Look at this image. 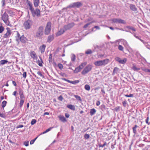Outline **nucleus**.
<instances>
[{"instance_id": "44", "label": "nucleus", "mask_w": 150, "mask_h": 150, "mask_svg": "<svg viewBox=\"0 0 150 150\" xmlns=\"http://www.w3.org/2000/svg\"><path fill=\"white\" fill-rule=\"evenodd\" d=\"M4 28L2 26H0V33H2L4 30Z\"/></svg>"}, {"instance_id": "13", "label": "nucleus", "mask_w": 150, "mask_h": 150, "mask_svg": "<svg viewBox=\"0 0 150 150\" xmlns=\"http://www.w3.org/2000/svg\"><path fill=\"white\" fill-rule=\"evenodd\" d=\"M27 39L24 37L23 35L20 38V41L23 43H25L27 41Z\"/></svg>"}, {"instance_id": "37", "label": "nucleus", "mask_w": 150, "mask_h": 150, "mask_svg": "<svg viewBox=\"0 0 150 150\" xmlns=\"http://www.w3.org/2000/svg\"><path fill=\"white\" fill-rule=\"evenodd\" d=\"M74 96L77 100L81 101H82V99L80 96L77 95H74Z\"/></svg>"}, {"instance_id": "16", "label": "nucleus", "mask_w": 150, "mask_h": 150, "mask_svg": "<svg viewBox=\"0 0 150 150\" xmlns=\"http://www.w3.org/2000/svg\"><path fill=\"white\" fill-rule=\"evenodd\" d=\"M141 41L143 43L145 46L148 49L150 50V45L147 42L144 41L143 40H141Z\"/></svg>"}, {"instance_id": "34", "label": "nucleus", "mask_w": 150, "mask_h": 150, "mask_svg": "<svg viewBox=\"0 0 150 150\" xmlns=\"http://www.w3.org/2000/svg\"><path fill=\"white\" fill-rule=\"evenodd\" d=\"M27 4L28 7H30L33 6L32 3L30 1L27 0Z\"/></svg>"}, {"instance_id": "23", "label": "nucleus", "mask_w": 150, "mask_h": 150, "mask_svg": "<svg viewBox=\"0 0 150 150\" xmlns=\"http://www.w3.org/2000/svg\"><path fill=\"white\" fill-rule=\"evenodd\" d=\"M120 71V69L119 68L115 67L114 69L112 75H114L115 74L117 73Z\"/></svg>"}, {"instance_id": "35", "label": "nucleus", "mask_w": 150, "mask_h": 150, "mask_svg": "<svg viewBox=\"0 0 150 150\" xmlns=\"http://www.w3.org/2000/svg\"><path fill=\"white\" fill-rule=\"evenodd\" d=\"M94 22H95V21H92L90 23H89L86 24H85V25H84V26L83 27V28H86L89 25H90L91 24H92V23H94Z\"/></svg>"}, {"instance_id": "20", "label": "nucleus", "mask_w": 150, "mask_h": 150, "mask_svg": "<svg viewBox=\"0 0 150 150\" xmlns=\"http://www.w3.org/2000/svg\"><path fill=\"white\" fill-rule=\"evenodd\" d=\"M67 81L69 83H70L72 84L75 85L76 84V83H79V81L78 80H76L73 81H71L67 79Z\"/></svg>"}, {"instance_id": "42", "label": "nucleus", "mask_w": 150, "mask_h": 150, "mask_svg": "<svg viewBox=\"0 0 150 150\" xmlns=\"http://www.w3.org/2000/svg\"><path fill=\"white\" fill-rule=\"evenodd\" d=\"M58 66L59 68L61 70H62L63 67V65L61 63L58 64Z\"/></svg>"}, {"instance_id": "19", "label": "nucleus", "mask_w": 150, "mask_h": 150, "mask_svg": "<svg viewBox=\"0 0 150 150\" xmlns=\"http://www.w3.org/2000/svg\"><path fill=\"white\" fill-rule=\"evenodd\" d=\"M33 4L35 7H37L40 3V0H33Z\"/></svg>"}, {"instance_id": "14", "label": "nucleus", "mask_w": 150, "mask_h": 150, "mask_svg": "<svg viewBox=\"0 0 150 150\" xmlns=\"http://www.w3.org/2000/svg\"><path fill=\"white\" fill-rule=\"evenodd\" d=\"M30 56L33 59H37V56L34 51H32L30 52Z\"/></svg>"}, {"instance_id": "49", "label": "nucleus", "mask_w": 150, "mask_h": 150, "mask_svg": "<svg viewBox=\"0 0 150 150\" xmlns=\"http://www.w3.org/2000/svg\"><path fill=\"white\" fill-rule=\"evenodd\" d=\"M52 54H50L49 57V61L50 63L52 62Z\"/></svg>"}, {"instance_id": "5", "label": "nucleus", "mask_w": 150, "mask_h": 150, "mask_svg": "<svg viewBox=\"0 0 150 150\" xmlns=\"http://www.w3.org/2000/svg\"><path fill=\"white\" fill-rule=\"evenodd\" d=\"M44 27L43 26H40L38 28L37 32L36 33V37L40 38L43 35Z\"/></svg>"}, {"instance_id": "2", "label": "nucleus", "mask_w": 150, "mask_h": 150, "mask_svg": "<svg viewBox=\"0 0 150 150\" xmlns=\"http://www.w3.org/2000/svg\"><path fill=\"white\" fill-rule=\"evenodd\" d=\"M8 16L6 12L2 15L1 17V19L7 25H9V22L8 20Z\"/></svg>"}, {"instance_id": "3", "label": "nucleus", "mask_w": 150, "mask_h": 150, "mask_svg": "<svg viewBox=\"0 0 150 150\" xmlns=\"http://www.w3.org/2000/svg\"><path fill=\"white\" fill-rule=\"evenodd\" d=\"M82 5L81 3L80 2H74L72 4H70L67 7V8H79Z\"/></svg>"}, {"instance_id": "39", "label": "nucleus", "mask_w": 150, "mask_h": 150, "mask_svg": "<svg viewBox=\"0 0 150 150\" xmlns=\"http://www.w3.org/2000/svg\"><path fill=\"white\" fill-rule=\"evenodd\" d=\"M40 59L41 60V61H40L39 60L38 61V65L40 67H42V63H43V61H42V59L41 57H40Z\"/></svg>"}, {"instance_id": "54", "label": "nucleus", "mask_w": 150, "mask_h": 150, "mask_svg": "<svg viewBox=\"0 0 150 150\" xmlns=\"http://www.w3.org/2000/svg\"><path fill=\"white\" fill-rule=\"evenodd\" d=\"M28 8L30 10L31 13L34 10L33 6L30 7H28Z\"/></svg>"}, {"instance_id": "29", "label": "nucleus", "mask_w": 150, "mask_h": 150, "mask_svg": "<svg viewBox=\"0 0 150 150\" xmlns=\"http://www.w3.org/2000/svg\"><path fill=\"white\" fill-rule=\"evenodd\" d=\"M71 61L73 62H74L76 59V56L75 55L73 54H71Z\"/></svg>"}, {"instance_id": "57", "label": "nucleus", "mask_w": 150, "mask_h": 150, "mask_svg": "<svg viewBox=\"0 0 150 150\" xmlns=\"http://www.w3.org/2000/svg\"><path fill=\"white\" fill-rule=\"evenodd\" d=\"M125 96L127 97H132L133 96V95L132 94H130L129 95H125Z\"/></svg>"}, {"instance_id": "63", "label": "nucleus", "mask_w": 150, "mask_h": 150, "mask_svg": "<svg viewBox=\"0 0 150 150\" xmlns=\"http://www.w3.org/2000/svg\"><path fill=\"white\" fill-rule=\"evenodd\" d=\"M94 28H96L97 29L99 30L100 29V28L98 26H95L92 29V30L93 31V30Z\"/></svg>"}, {"instance_id": "17", "label": "nucleus", "mask_w": 150, "mask_h": 150, "mask_svg": "<svg viewBox=\"0 0 150 150\" xmlns=\"http://www.w3.org/2000/svg\"><path fill=\"white\" fill-rule=\"evenodd\" d=\"M82 69L81 67L79 66L76 67L75 69L74 70V73H77L80 71Z\"/></svg>"}, {"instance_id": "36", "label": "nucleus", "mask_w": 150, "mask_h": 150, "mask_svg": "<svg viewBox=\"0 0 150 150\" xmlns=\"http://www.w3.org/2000/svg\"><path fill=\"white\" fill-rule=\"evenodd\" d=\"M84 88L87 91H89L90 89V86L88 84H86L85 85Z\"/></svg>"}, {"instance_id": "48", "label": "nucleus", "mask_w": 150, "mask_h": 150, "mask_svg": "<svg viewBox=\"0 0 150 150\" xmlns=\"http://www.w3.org/2000/svg\"><path fill=\"white\" fill-rule=\"evenodd\" d=\"M92 53V51L91 50L89 49L86 51L85 53L86 54H90Z\"/></svg>"}, {"instance_id": "43", "label": "nucleus", "mask_w": 150, "mask_h": 150, "mask_svg": "<svg viewBox=\"0 0 150 150\" xmlns=\"http://www.w3.org/2000/svg\"><path fill=\"white\" fill-rule=\"evenodd\" d=\"M87 64L86 62H84L82 63L80 65V66L81 67L82 69Z\"/></svg>"}, {"instance_id": "52", "label": "nucleus", "mask_w": 150, "mask_h": 150, "mask_svg": "<svg viewBox=\"0 0 150 150\" xmlns=\"http://www.w3.org/2000/svg\"><path fill=\"white\" fill-rule=\"evenodd\" d=\"M106 145V142H105L103 144V145H101L100 144H98L99 146V147H103L105 146Z\"/></svg>"}, {"instance_id": "59", "label": "nucleus", "mask_w": 150, "mask_h": 150, "mask_svg": "<svg viewBox=\"0 0 150 150\" xmlns=\"http://www.w3.org/2000/svg\"><path fill=\"white\" fill-rule=\"evenodd\" d=\"M1 2L2 4V6L4 7L5 5V0H1Z\"/></svg>"}, {"instance_id": "64", "label": "nucleus", "mask_w": 150, "mask_h": 150, "mask_svg": "<svg viewBox=\"0 0 150 150\" xmlns=\"http://www.w3.org/2000/svg\"><path fill=\"white\" fill-rule=\"evenodd\" d=\"M63 98L62 96H59L58 97V99L60 101H62L63 100Z\"/></svg>"}, {"instance_id": "18", "label": "nucleus", "mask_w": 150, "mask_h": 150, "mask_svg": "<svg viewBox=\"0 0 150 150\" xmlns=\"http://www.w3.org/2000/svg\"><path fill=\"white\" fill-rule=\"evenodd\" d=\"M130 8L131 9L134 11H136L137 10V8L134 5L131 4L130 5Z\"/></svg>"}, {"instance_id": "15", "label": "nucleus", "mask_w": 150, "mask_h": 150, "mask_svg": "<svg viewBox=\"0 0 150 150\" xmlns=\"http://www.w3.org/2000/svg\"><path fill=\"white\" fill-rule=\"evenodd\" d=\"M54 39V35H50L48 37L47 42L50 43Z\"/></svg>"}, {"instance_id": "25", "label": "nucleus", "mask_w": 150, "mask_h": 150, "mask_svg": "<svg viewBox=\"0 0 150 150\" xmlns=\"http://www.w3.org/2000/svg\"><path fill=\"white\" fill-rule=\"evenodd\" d=\"M59 120L62 122H65L67 121L65 117L64 116H60L59 117Z\"/></svg>"}, {"instance_id": "46", "label": "nucleus", "mask_w": 150, "mask_h": 150, "mask_svg": "<svg viewBox=\"0 0 150 150\" xmlns=\"http://www.w3.org/2000/svg\"><path fill=\"white\" fill-rule=\"evenodd\" d=\"M132 69L134 71H136L139 70L140 69L139 68H137L134 65L132 67Z\"/></svg>"}, {"instance_id": "7", "label": "nucleus", "mask_w": 150, "mask_h": 150, "mask_svg": "<svg viewBox=\"0 0 150 150\" xmlns=\"http://www.w3.org/2000/svg\"><path fill=\"white\" fill-rule=\"evenodd\" d=\"M110 21H112V23L126 24V22L124 20L120 18H114L111 19Z\"/></svg>"}, {"instance_id": "9", "label": "nucleus", "mask_w": 150, "mask_h": 150, "mask_svg": "<svg viewBox=\"0 0 150 150\" xmlns=\"http://www.w3.org/2000/svg\"><path fill=\"white\" fill-rule=\"evenodd\" d=\"M51 24L50 22H48L47 24L45 30V34L46 35H48L51 31Z\"/></svg>"}, {"instance_id": "40", "label": "nucleus", "mask_w": 150, "mask_h": 150, "mask_svg": "<svg viewBox=\"0 0 150 150\" xmlns=\"http://www.w3.org/2000/svg\"><path fill=\"white\" fill-rule=\"evenodd\" d=\"M90 137L89 135L87 134H86L84 135V138L85 139H87Z\"/></svg>"}, {"instance_id": "1", "label": "nucleus", "mask_w": 150, "mask_h": 150, "mask_svg": "<svg viewBox=\"0 0 150 150\" xmlns=\"http://www.w3.org/2000/svg\"><path fill=\"white\" fill-rule=\"evenodd\" d=\"M109 59H105L103 60L96 61L94 62V65L96 66H104L107 64L109 62Z\"/></svg>"}, {"instance_id": "45", "label": "nucleus", "mask_w": 150, "mask_h": 150, "mask_svg": "<svg viewBox=\"0 0 150 150\" xmlns=\"http://www.w3.org/2000/svg\"><path fill=\"white\" fill-rule=\"evenodd\" d=\"M21 100H25V98L23 94L20 95Z\"/></svg>"}, {"instance_id": "4", "label": "nucleus", "mask_w": 150, "mask_h": 150, "mask_svg": "<svg viewBox=\"0 0 150 150\" xmlns=\"http://www.w3.org/2000/svg\"><path fill=\"white\" fill-rule=\"evenodd\" d=\"M93 66L92 65L88 64L87 65L82 71L81 74L83 75H85L90 71L92 69Z\"/></svg>"}, {"instance_id": "41", "label": "nucleus", "mask_w": 150, "mask_h": 150, "mask_svg": "<svg viewBox=\"0 0 150 150\" xmlns=\"http://www.w3.org/2000/svg\"><path fill=\"white\" fill-rule=\"evenodd\" d=\"M0 117L3 118H5L6 117V115L4 113H1L0 112Z\"/></svg>"}, {"instance_id": "28", "label": "nucleus", "mask_w": 150, "mask_h": 150, "mask_svg": "<svg viewBox=\"0 0 150 150\" xmlns=\"http://www.w3.org/2000/svg\"><path fill=\"white\" fill-rule=\"evenodd\" d=\"M122 41L123 42V44L125 47H127L129 46L128 43L126 40L124 39H122Z\"/></svg>"}, {"instance_id": "61", "label": "nucleus", "mask_w": 150, "mask_h": 150, "mask_svg": "<svg viewBox=\"0 0 150 150\" xmlns=\"http://www.w3.org/2000/svg\"><path fill=\"white\" fill-rule=\"evenodd\" d=\"M19 95L23 94V91L22 90L20 89L19 90Z\"/></svg>"}, {"instance_id": "12", "label": "nucleus", "mask_w": 150, "mask_h": 150, "mask_svg": "<svg viewBox=\"0 0 150 150\" xmlns=\"http://www.w3.org/2000/svg\"><path fill=\"white\" fill-rule=\"evenodd\" d=\"M66 30L64 28L61 29L59 30L57 32L56 35V36H58L64 33Z\"/></svg>"}, {"instance_id": "30", "label": "nucleus", "mask_w": 150, "mask_h": 150, "mask_svg": "<svg viewBox=\"0 0 150 150\" xmlns=\"http://www.w3.org/2000/svg\"><path fill=\"white\" fill-rule=\"evenodd\" d=\"M8 62V61L7 60H1L0 61V65H3L6 63H7Z\"/></svg>"}, {"instance_id": "11", "label": "nucleus", "mask_w": 150, "mask_h": 150, "mask_svg": "<svg viewBox=\"0 0 150 150\" xmlns=\"http://www.w3.org/2000/svg\"><path fill=\"white\" fill-rule=\"evenodd\" d=\"M74 23L73 22L69 23L67 25L64 26V28L66 30H69L73 27L74 25Z\"/></svg>"}, {"instance_id": "58", "label": "nucleus", "mask_w": 150, "mask_h": 150, "mask_svg": "<svg viewBox=\"0 0 150 150\" xmlns=\"http://www.w3.org/2000/svg\"><path fill=\"white\" fill-rule=\"evenodd\" d=\"M122 103L123 105V106L124 107H125L126 106V105L127 104V102L125 100L124 101H123L122 102Z\"/></svg>"}, {"instance_id": "27", "label": "nucleus", "mask_w": 150, "mask_h": 150, "mask_svg": "<svg viewBox=\"0 0 150 150\" xmlns=\"http://www.w3.org/2000/svg\"><path fill=\"white\" fill-rule=\"evenodd\" d=\"M139 127V126H138L137 125H135L134 127H133L132 130L134 134H135L137 133L136 129Z\"/></svg>"}, {"instance_id": "22", "label": "nucleus", "mask_w": 150, "mask_h": 150, "mask_svg": "<svg viewBox=\"0 0 150 150\" xmlns=\"http://www.w3.org/2000/svg\"><path fill=\"white\" fill-rule=\"evenodd\" d=\"M45 48L46 45H42L40 46V49L41 51V53H43L44 52Z\"/></svg>"}, {"instance_id": "10", "label": "nucleus", "mask_w": 150, "mask_h": 150, "mask_svg": "<svg viewBox=\"0 0 150 150\" xmlns=\"http://www.w3.org/2000/svg\"><path fill=\"white\" fill-rule=\"evenodd\" d=\"M6 30H7L6 33L3 35V37L4 38H8L11 34V32L10 28L7 27Z\"/></svg>"}, {"instance_id": "24", "label": "nucleus", "mask_w": 150, "mask_h": 150, "mask_svg": "<svg viewBox=\"0 0 150 150\" xmlns=\"http://www.w3.org/2000/svg\"><path fill=\"white\" fill-rule=\"evenodd\" d=\"M67 107L73 110H75V108L74 106L71 104L67 105Z\"/></svg>"}, {"instance_id": "8", "label": "nucleus", "mask_w": 150, "mask_h": 150, "mask_svg": "<svg viewBox=\"0 0 150 150\" xmlns=\"http://www.w3.org/2000/svg\"><path fill=\"white\" fill-rule=\"evenodd\" d=\"M32 15L33 17H35L36 16L39 17L40 16V9L38 8H36L31 12Z\"/></svg>"}, {"instance_id": "32", "label": "nucleus", "mask_w": 150, "mask_h": 150, "mask_svg": "<svg viewBox=\"0 0 150 150\" xmlns=\"http://www.w3.org/2000/svg\"><path fill=\"white\" fill-rule=\"evenodd\" d=\"M7 104V102L6 101H3L1 103L2 108L4 109V108L6 106Z\"/></svg>"}, {"instance_id": "21", "label": "nucleus", "mask_w": 150, "mask_h": 150, "mask_svg": "<svg viewBox=\"0 0 150 150\" xmlns=\"http://www.w3.org/2000/svg\"><path fill=\"white\" fill-rule=\"evenodd\" d=\"M20 34L18 32H17V35L16 36V41H17L18 43H19L20 41Z\"/></svg>"}, {"instance_id": "51", "label": "nucleus", "mask_w": 150, "mask_h": 150, "mask_svg": "<svg viewBox=\"0 0 150 150\" xmlns=\"http://www.w3.org/2000/svg\"><path fill=\"white\" fill-rule=\"evenodd\" d=\"M143 71L145 72H150V69H142Z\"/></svg>"}, {"instance_id": "38", "label": "nucleus", "mask_w": 150, "mask_h": 150, "mask_svg": "<svg viewBox=\"0 0 150 150\" xmlns=\"http://www.w3.org/2000/svg\"><path fill=\"white\" fill-rule=\"evenodd\" d=\"M25 100H20V102L19 103V107L20 108H21L23 106V105L24 102Z\"/></svg>"}, {"instance_id": "33", "label": "nucleus", "mask_w": 150, "mask_h": 150, "mask_svg": "<svg viewBox=\"0 0 150 150\" xmlns=\"http://www.w3.org/2000/svg\"><path fill=\"white\" fill-rule=\"evenodd\" d=\"M127 60V58H125L121 60L120 63L124 64L126 62Z\"/></svg>"}, {"instance_id": "31", "label": "nucleus", "mask_w": 150, "mask_h": 150, "mask_svg": "<svg viewBox=\"0 0 150 150\" xmlns=\"http://www.w3.org/2000/svg\"><path fill=\"white\" fill-rule=\"evenodd\" d=\"M126 28H128L129 29H130V30H131L132 31H133L134 32H135L136 31V29L134 28L132 26H126Z\"/></svg>"}, {"instance_id": "60", "label": "nucleus", "mask_w": 150, "mask_h": 150, "mask_svg": "<svg viewBox=\"0 0 150 150\" xmlns=\"http://www.w3.org/2000/svg\"><path fill=\"white\" fill-rule=\"evenodd\" d=\"M126 31L129 32V33H131L133 34V35L135 37H136L137 36L136 35L135 33H132V32H131L130 30H126Z\"/></svg>"}, {"instance_id": "50", "label": "nucleus", "mask_w": 150, "mask_h": 150, "mask_svg": "<svg viewBox=\"0 0 150 150\" xmlns=\"http://www.w3.org/2000/svg\"><path fill=\"white\" fill-rule=\"evenodd\" d=\"M118 48L119 50L122 51H123L124 49L123 47L121 45H119Z\"/></svg>"}, {"instance_id": "56", "label": "nucleus", "mask_w": 150, "mask_h": 150, "mask_svg": "<svg viewBox=\"0 0 150 150\" xmlns=\"http://www.w3.org/2000/svg\"><path fill=\"white\" fill-rule=\"evenodd\" d=\"M24 144L26 146H28L29 145V142L28 141H25L24 142Z\"/></svg>"}, {"instance_id": "47", "label": "nucleus", "mask_w": 150, "mask_h": 150, "mask_svg": "<svg viewBox=\"0 0 150 150\" xmlns=\"http://www.w3.org/2000/svg\"><path fill=\"white\" fill-rule=\"evenodd\" d=\"M37 121L35 119H33L32 120L31 122V125H34L35 124L36 122Z\"/></svg>"}, {"instance_id": "55", "label": "nucleus", "mask_w": 150, "mask_h": 150, "mask_svg": "<svg viewBox=\"0 0 150 150\" xmlns=\"http://www.w3.org/2000/svg\"><path fill=\"white\" fill-rule=\"evenodd\" d=\"M121 59L119 57H116L115 58V60L116 61H117L119 63H120V61H121Z\"/></svg>"}, {"instance_id": "26", "label": "nucleus", "mask_w": 150, "mask_h": 150, "mask_svg": "<svg viewBox=\"0 0 150 150\" xmlns=\"http://www.w3.org/2000/svg\"><path fill=\"white\" fill-rule=\"evenodd\" d=\"M96 112V110L94 108L91 109L90 110V114L91 115H93L95 114Z\"/></svg>"}, {"instance_id": "62", "label": "nucleus", "mask_w": 150, "mask_h": 150, "mask_svg": "<svg viewBox=\"0 0 150 150\" xmlns=\"http://www.w3.org/2000/svg\"><path fill=\"white\" fill-rule=\"evenodd\" d=\"M26 72H24L23 74V76L24 78H25L26 77Z\"/></svg>"}, {"instance_id": "6", "label": "nucleus", "mask_w": 150, "mask_h": 150, "mask_svg": "<svg viewBox=\"0 0 150 150\" xmlns=\"http://www.w3.org/2000/svg\"><path fill=\"white\" fill-rule=\"evenodd\" d=\"M32 24V21L29 20L25 21L24 24L25 29L26 30L30 29L31 27Z\"/></svg>"}, {"instance_id": "53", "label": "nucleus", "mask_w": 150, "mask_h": 150, "mask_svg": "<svg viewBox=\"0 0 150 150\" xmlns=\"http://www.w3.org/2000/svg\"><path fill=\"white\" fill-rule=\"evenodd\" d=\"M37 74L39 75H40V76L42 77V78H44L45 77V76H44L41 73V72H40V71H38V72H37Z\"/></svg>"}]
</instances>
